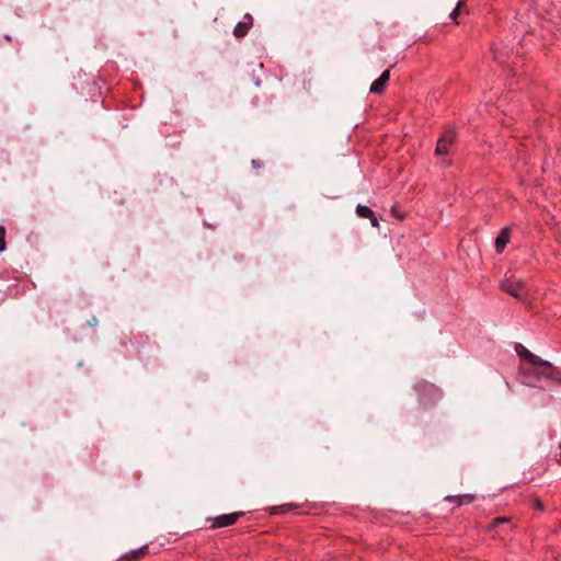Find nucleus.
Returning <instances> with one entry per match:
<instances>
[{"mask_svg":"<svg viewBox=\"0 0 561 561\" xmlns=\"http://www.w3.org/2000/svg\"><path fill=\"white\" fill-rule=\"evenodd\" d=\"M522 370L527 383L541 378L561 383V373L550 362L540 357L539 363H534L530 368H522Z\"/></svg>","mask_w":561,"mask_h":561,"instance_id":"obj_1","label":"nucleus"},{"mask_svg":"<svg viewBox=\"0 0 561 561\" xmlns=\"http://www.w3.org/2000/svg\"><path fill=\"white\" fill-rule=\"evenodd\" d=\"M501 289L518 300L527 298L526 286L522 279H505L501 283Z\"/></svg>","mask_w":561,"mask_h":561,"instance_id":"obj_2","label":"nucleus"},{"mask_svg":"<svg viewBox=\"0 0 561 561\" xmlns=\"http://www.w3.org/2000/svg\"><path fill=\"white\" fill-rule=\"evenodd\" d=\"M241 516H243V512H234L230 514L216 516L213 518H207V520L211 523L210 528L216 529L236 524Z\"/></svg>","mask_w":561,"mask_h":561,"instance_id":"obj_3","label":"nucleus"},{"mask_svg":"<svg viewBox=\"0 0 561 561\" xmlns=\"http://www.w3.org/2000/svg\"><path fill=\"white\" fill-rule=\"evenodd\" d=\"M389 79L390 70H385L380 75V77L371 83L369 91L375 94L382 93L385 91L386 83L389 81Z\"/></svg>","mask_w":561,"mask_h":561,"instance_id":"obj_4","label":"nucleus"},{"mask_svg":"<svg viewBox=\"0 0 561 561\" xmlns=\"http://www.w3.org/2000/svg\"><path fill=\"white\" fill-rule=\"evenodd\" d=\"M356 214L360 218L369 219L373 227L379 228V221L375 216V213L368 206L357 205Z\"/></svg>","mask_w":561,"mask_h":561,"instance_id":"obj_5","label":"nucleus"},{"mask_svg":"<svg viewBox=\"0 0 561 561\" xmlns=\"http://www.w3.org/2000/svg\"><path fill=\"white\" fill-rule=\"evenodd\" d=\"M416 389L420 393L421 400L425 401V396L438 397V390L435 386L427 382H420L416 385Z\"/></svg>","mask_w":561,"mask_h":561,"instance_id":"obj_6","label":"nucleus"},{"mask_svg":"<svg viewBox=\"0 0 561 561\" xmlns=\"http://www.w3.org/2000/svg\"><path fill=\"white\" fill-rule=\"evenodd\" d=\"M251 25H252V16L247 14L244 16L243 21L239 22L236 25V27L233 30L234 36H237V37L244 36L248 33V31L251 27Z\"/></svg>","mask_w":561,"mask_h":561,"instance_id":"obj_7","label":"nucleus"},{"mask_svg":"<svg viewBox=\"0 0 561 561\" xmlns=\"http://www.w3.org/2000/svg\"><path fill=\"white\" fill-rule=\"evenodd\" d=\"M508 241H510V228L506 227L501 230V232L499 233V236L495 239V250L499 253H501L505 249Z\"/></svg>","mask_w":561,"mask_h":561,"instance_id":"obj_8","label":"nucleus"},{"mask_svg":"<svg viewBox=\"0 0 561 561\" xmlns=\"http://www.w3.org/2000/svg\"><path fill=\"white\" fill-rule=\"evenodd\" d=\"M148 552V546H142L136 550L130 551L129 553L123 556L119 561H137Z\"/></svg>","mask_w":561,"mask_h":561,"instance_id":"obj_9","label":"nucleus"},{"mask_svg":"<svg viewBox=\"0 0 561 561\" xmlns=\"http://www.w3.org/2000/svg\"><path fill=\"white\" fill-rule=\"evenodd\" d=\"M516 352L517 354L523 358V359H526L528 360L531 365L534 363H539V356L533 354L529 350H527L525 346H523L522 344H518L516 346Z\"/></svg>","mask_w":561,"mask_h":561,"instance_id":"obj_10","label":"nucleus"},{"mask_svg":"<svg viewBox=\"0 0 561 561\" xmlns=\"http://www.w3.org/2000/svg\"><path fill=\"white\" fill-rule=\"evenodd\" d=\"M474 499L476 496L472 494L448 495L445 497L446 501L457 503L458 505L469 504L473 502Z\"/></svg>","mask_w":561,"mask_h":561,"instance_id":"obj_11","label":"nucleus"},{"mask_svg":"<svg viewBox=\"0 0 561 561\" xmlns=\"http://www.w3.org/2000/svg\"><path fill=\"white\" fill-rule=\"evenodd\" d=\"M450 147L451 146L447 145L444 140H442L439 138L438 141H437V145H436V149H435L436 156H446V154H448Z\"/></svg>","mask_w":561,"mask_h":561,"instance_id":"obj_12","label":"nucleus"},{"mask_svg":"<svg viewBox=\"0 0 561 561\" xmlns=\"http://www.w3.org/2000/svg\"><path fill=\"white\" fill-rule=\"evenodd\" d=\"M442 140H444L447 145L453 146L456 139V133L454 129H448L444 133V135L440 137Z\"/></svg>","mask_w":561,"mask_h":561,"instance_id":"obj_13","label":"nucleus"},{"mask_svg":"<svg viewBox=\"0 0 561 561\" xmlns=\"http://www.w3.org/2000/svg\"><path fill=\"white\" fill-rule=\"evenodd\" d=\"M463 4H465V1H463V0H460V1L457 3L456 8H455V9L453 10V12L450 13V18H451L456 23H458V22L456 21V19H457V16L460 14L461 9H462V7H463Z\"/></svg>","mask_w":561,"mask_h":561,"instance_id":"obj_14","label":"nucleus"},{"mask_svg":"<svg viewBox=\"0 0 561 561\" xmlns=\"http://www.w3.org/2000/svg\"><path fill=\"white\" fill-rule=\"evenodd\" d=\"M508 522L507 518L505 517H497L495 519H493V522L490 524V526L488 527L489 529H493L495 528L499 524H502V523H506Z\"/></svg>","mask_w":561,"mask_h":561,"instance_id":"obj_15","label":"nucleus"},{"mask_svg":"<svg viewBox=\"0 0 561 561\" xmlns=\"http://www.w3.org/2000/svg\"><path fill=\"white\" fill-rule=\"evenodd\" d=\"M391 213L398 218V219H403V216L401 214H399V211L396 210V208L393 207L391 209Z\"/></svg>","mask_w":561,"mask_h":561,"instance_id":"obj_16","label":"nucleus"},{"mask_svg":"<svg viewBox=\"0 0 561 561\" xmlns=\"http://www.w3.org/2000/svg\"><path fill=\"white\" fill-rule=\"evenodd\" d=\"M0 239H5V228L0 226Z\"/></svg>","mask_w":561,"mask_h":561,"instance_id":"obj_17","label":"nucleus"},{"mask_svg":"<svg viewBox=\"0 0 561 561\" xmlns=\"http://www.w3.org/2000/svg\"><path fill=\"white\" fill-rule=\"evenodd\" d=\"M5 250V239H0V252Z\"/></svg>","mask_w":561,"mask_h":561,"instance_id":"obj_18","label":"nucleus"},{"mask_svg":"<svg viewBox=\"0 0 561 561\" xmlns=\"http://www.w3.org/2000/svg\"><path fill=\"white\" fill-rule=\"evenodd\" d=\"M493 53H494V59H495L496 61H501V56H500V54L497 53V50H496V49H493Z\"/></svg>","mask_w":561,"mask_h":561,"instance_id":"obj_19","label":"nucleus"},{"mask_svg":"<svg viewBox=\"0 0 561 561\" xmlns=\"http://www.w3.org/2000/svg\"><path fill=\"white\" fill-rule=\"evenodd\" d=\"M535 506H536V508H538V510H541V508H542V505H541V503H540V501H539V500H536V501H535Z\"/></svg>","mask_w":561,"mask_h":561,"instance_id":"obj_20","label":"nucleus"}]
</instances>
